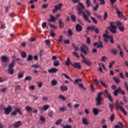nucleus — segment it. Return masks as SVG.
Returning a JSON list of instances; mask_svg holds the SVG:
<instances>
[{
	"mask_svg": "<svg viewBox=\"0 0 128 128\" xmlns=\"http://www.w3.org/2000/svg\"><path fill=\"white\" fill-rule=\"evenodd\" d=\"M78 4L79 6H78L77 7V10L78 12V14H82L84 20H86V22H88L90 24L92 22L90 20H88V16L86 14V12H84V10H86L84 6V4H82V2H79Z\"/></svg>",
	"mask_w": 128,
	"mask_h": 128,
	"instance_id": "nucleus-1",
	"label": "nucleus"
},
{
	"mask_svg": "<svg viewBox=\"0 0 128 128\" xmlns=\"http://www.w3.org/2000/svg\"><path fill=\"white\" fill-rule=\"evenodd\" d=\"M108 28L112 34H116V26H114V22H110V27H108Z\"/></svg>",
	"mask_w": 128,
	"mask_h": 128,
	"instance_id": "nucleus-2",
	"label": "nucleus"
},
{
	"mask_svg": "<svg viewBox=\"0 0 128 128\" xmlns=\"http://www.w3.org/2000/svg\"><path fill=\"white\" fill-rule=\"evenodd\" d=\"M102 92H100L98 94V96L96 98V106H100L102 104Z\"/></svg>",
	"mask_w": 128,
	"mask_h": 128,
	"instance_id": "nucleus-3",
	"label": "nucleus"
},
{
	"mask_svg": "<svg viewBox=\"0 0 128 128\" xmlns=\"http://www.w3.org/2000/svg\"><path fill=\"white\" fill-rule=\"evenodd\" d=\"M80 50L84 54H85V56H86L88 54H90L88 48L84 45H83L82 46L80 47Z\"/></svg>",
	"mask_w": 128,
	"mask_h": 128,
	"instance_id": "nucleus-4",
	"label": "nucleus"
},
{
	"mask_svg": "<svg viewBox=\"0 0 128 128\" xmlns=\"http://www.w3.org/2000/svg\"><path fill=\"white\" fill-rule=\"evenodd\" d=\"M55 8H54L52 10V12L53 14H55V12H56L58 10H60L62 8V3H60L58 5H56L54 6Z\"/></svg>",
	"mask_w": 128,
	"mask_h": 128,
	"instance_id": "nucleus-5",
	"label": "nucleus"
},
{
	"mask_svg": "<svg viewBox=\"0 0 128 128\" xmlns=\"http://www.w3.org/2000/svg\"><path fill=\"white\" fill-rule=\"evenodd\" d=\"M105 92L106 94V97L109 100L110 102H114V98H112V96L110 94L108 93V90H105Z\"/></svg>",
	"mask_w": 128,
	"mask_h": 128,
	"instance_id": "nucleus-6",
	"label": "nucleus"
},
{
	"mask_svg": "<svg viewBox=\"0 0 128 128\" xmlns=\"http://www.w3.org/2000/svg\"><path fill=\"white\" fill-rule=\"evenodd\" d=\"M72 66H73L74 68H78V70H82V66L80 62H75L74 64H72Z\"/></svg>",
	"mask_w": 128,
	"mask_h": 128,
	"instance_id": "nucleus-7",
	"label": "nucleus"
},
{
	"mask_svg": "<svg viewBox=\"0 0 128 128\" xmlns=\"http://www.w3.org/2000/svg\"><path fill=\"white\" fill-rule=\"evenodd\" d=\"M114 8L116 10V13L118 14L119 18H124V14L118 10V8L116 7V6H114Z\"/></svg>",
	"mask_w": 128,
	"mask_h": 128,
	"instance_id": "nucleus-8",
	"label": "nucleus"
},
{
	"mask_svg": "<svg viewBox=\"0 0 128 128\" xmlns=\"http://www.w3.org/2000/svg\"><path fill=\"white\" fill-rule=\"evenodd\" d=\"M1 60L4 62H10V58L6 56H2Z\"/></svg>",
	"mask_w": 128,
	"mask_h": 128,
	"instance_id": "nucleus-9",
	"label": "nucleus"
},
{
	"mask_svg": "<svg viewBox=\"0 0 128 128\" xmlns=\"http://www.w3.org/2000/svg\"><path fill=\"white\" fill-rule=\"evenodd\" d=\"M76 32H80L82 30V26L78 24H76Z\"/></svg>",
	"mask_w": 128,
	"mask_h": 128,
	"instance_id": "nucleus-10",
	"label": "nucleus"
},
{
	"mask_svg": "<svg viewBox=\"0 0 128 128\" xmlns=\"http://www.w3.org/2000/svg\"><path fill=\"white\" fill-rule=\"evenodd\" d=\"M26 110L28 112H38V110H36L34 109V108H32L30 106H26Z\"/></svg>",
	"mask_w": 128,
	"mask_h": 128,
	"instance_id": "nucleus-11",
	"label": "nucleus"
},
{
	"mask_svg": "<svg viewBox=\"0 0 128 128\" xmlns=\"http://www.w3.org/2000/svg\"><path fill=\"white\" fill-rule=\"evenodd\" d=\"M22 122L21 121H18L17 122L14 123L13 126L14 128H20V126H22Z\"/></svg>",
	"mask_w": 128,
	"mask_h": 128,
	"instance_id": "nucleus-12",
	"label": "nucleus"
},
{
	"mask_svg": "<svg viewBox=\"0 0 128 128\" xmlns=\"http://www.w3.org/2000/svg\"><path fill=\"white\" fill-rule=\"evenodd\" d=\"M4 110L5 112H10L12 110V106L9 105L8 108H4Z\"/></svg>",
	"mask_w": 128,
	"mask_h": 128,
	"instance_id": "nucleus-13",
	"label": "nucleus"
},
{
	"mask_svg": "<svg viewBox=\"0 0 128 128\" xmlns=\"http://www.w3.org/2000/svg\"><path fill=\"white\" fill-rule=\"evenodd\" d=\"M82 62H84V64H86L87 66H90L92 64V62H90V61L88 60H87L86 58L84 59H82Z\"/></svg>",
	"mask_w": 128,
	"mask_h": 128,
	"instance_id": "nucleus-14",
	"label": "nucleus"
},
{
	"mask_svg": "<svg viewBox=\"0 0 128 128\" xmlns=\"http://www.w3.org/2000/svg\"><path fill=\"white\" fill-rule=\"evenodd\" d=\"M120 87H118V89L114 91V96H118V94H120Z\"/></svg>",
	"mask_w": 128,
	"mask_h": 128,
	"instance_id": "nucleus-15",
	"label": "nucleus"
},
{
	"mask_svg": "<svg viewBox=\"0 0 128 128\" xmlns=\"http://www.w3.org/2000/svg\"><path fill=\"white\" fill-rule=\"evenodd\" d=\"M82 124H84L85 126H88L90 124V122L86 118H82Z\"/></svg>",
	"mask_w": 128,
	"mask_h": 128,
	"instance_id": "nucleus-16",
	"label": "nucleus"
},
{
	"mask_svg": "<svg viewBox=\"0 0 128 128\" xmlns=\"http://www.w3.org/2000/svg\"><path fill=\"white\" fill-rule=\"evenodd\" d=\"M58 22L59 24L60 28H62L64 26V22H62V19H58Z\"/></svg>",
	"mask_w": 128,
	"mask_h": 128,
	"instance_id": "nucleus-17",
	"label": "nucleus"
},
{
	"mask_svg": "<svg viewBox=\"0 0 128 128\" xmlns=\"http://www.w3.org/2000/svg\"><path fill=\"white\" fill-rule=\"evenodd\" d=\"M48 72H52V74H54L57 72H58V68H52L50 70H48Z\"/></svg>",
	"mask_w": 128,
	"mask_h": 128,
	"instance_id": "nucleus-18",
	"label": "nucleus"
},
{
	"mask_svg": "<svg viewBox=\"0 0 128 128\" xmlns=\"http://www.w3.org/2000/svg\"><path fill=\"white\" fill-rule=\"evenodd\" d=\"M14 66H16V60H12V62L8 65V68H14Z\"/></svg>",
	"mask_w": 128,
	"mask_h": 128,
	"instance_id": "nucleus-19",
	"label": "nucleus"
},
{
	"mask_svg": "<svg viewBox=\"0 0 128 128\" xmlns=\"http://www.w3.org/2000/svg\"><path fill=\"white\" fill-rule=\"evenodd\" d=\"M64 64L68 66H70V64L72 66V63L70 62V59L68 57L67 58V61H65Z\"/></svg>",
	"mask_w": 128,
	"mask_h": 128,
	"instance_id": "nucleus-20",
	"label": "nucleus"
},
{
	"mask_svg": "<svg viewBox=\"0 0 128 128\" xmlns=\"http://www.w3.org/2000/svg\"><path fill=\"white\" fill-rule=\"evenodd\" d=\"M50 19H48L47 20L48 22H56V17L54 16H52V15L50 16Z\"/></svg>",
	"mask_w": 128,
	"mask_h": 128,
	"instance_id": "nucleus-21",
	"label": "nucleus"
},
{
	"mask_svg": "<svg viewBox=\"0 0 128 128\" xmlns=\"http://www.w3.org/2000/svg\"><path fill=\"white\" fill-rule=\"evenodd\" d=\"M60 88L62 92H66V90H68V87L66 86H60Z\"/></svg>",
	"mask_w": 128,
	"mask_h": 128,
	"instance_id": "nucleus-22",
	"label": "nucleus"
},
{
	"mask_svg": "<svg viewBox=\"0 0 128 128\" xmlns=\"http://www.w3.org/2000/svg\"><path fill=\"white\" fill-rule=\"evenodd\" d=\"M8 72L10 74H14V70L13 68H8Z\"/></svg>",
	"mask_w": 128,
	"mask_h": 128,
	"instance_id": "nucleus-23",
	"label": "nucleus"
},
{
	"mask_svg": "<svg viewBox=\"0 0 128 128\" xmlns=\"http://www.w3.org/2000/svg\"><path fill=\"white\" fill-rule=\"evenodd\" d=\"M116 108H118V110H120L122 112H126V110H124V108H122V106L120 105L116 106Z\"/></svg>",
	"mask_w": 128,
	"mask_h": 128,
	"instance_id": "nucleus-24",
	"label": "nucleus"
},
{
	"mask_svg": "<svg viewBox=\"0 0 128 128\" xmlns=\"http://www.w3.org/2000/svg\"><path fill=\"white\" fill-rule=\"evenodd\" d=\"M110 52L114 54V56H116L118 54V50L116 49L112 48L110 50Z\"/></svg>",
	"mask_w": 128,
	"mask_h": 128,
	"instance_id": "nucleus-25",
	"label": "nucleus"
},
{
	"mask_svg": "<svg viewBox=\"0 0 128 128\" xmlns=\"http://www.w3.org/2000/svg\"><path fill=\"white\" fill-rule=\"evenodd\" d=\"M99 0V2H100V4H106V2H104V0ZM94 4H96V0H93Z\"/></svg>",
	"mask_w": 128,
	"mask_h": 128,
	"instance_id": "nucleus-26",
	"label": "nucleus"
},
{
	"mask_svg": "<svg viewBox=\"0 0 128 128\" xmlns=\"http://www.w3.org/2000/svg\"><path fill=\"white\" fill-rule=\"evenodd\" d=\"M113 80L116 84H120V80L118 77H113Z\"/></svg>",
	"mask_w": 128,
	"mask_h": 128,
	"instance_id": "nucleus-27",
	"label": "nucleus"
},
{
	"mask_svg": "<svg viewBox=\"0 0 128 128\" xmlns=\"http://www.w3.org/2000/svg\"><path fill=\"white\" fill-rule=\"evenodd\" d=\"M53 64H54V66H60V61H58V60H55L53 62Z\"/></svg>",
	"mask_w": 128,
	"mask_h": 128,
	"instance_id": "nucleus-28",
	"label": "nucleus"
},
{
	"mask_svg": "<svg viewBox=\"0 0 128 128\" xmlns=\"http://www.w3.org/2000/svg\"><path fill=\"white\" fill-rule=\"evenodd\" d=\"M27 60H28V62H32V60H34V56H32V54H29L27 58Z\"/></svg>",
	"mask_w": 128,
	"mask_h": 128,
	"instance_id": "nucleus-29",
	"label": "nucleus"
},
{
	"mask_svg": "<svg viewBox=\"0 0 128 128\" xmlns=\"http://www.w3.org/2000/svg\"><path fill=\"white\" fill-rule=\"evenodd\" d=\"M68 36H70H70H72V34H74V33L72 32V30L68 29Z\"/></svg>",
	"mask_w": 128,
	"mask_h": 128,
	"instance_id": "nucleus-30",
	"label": "nucleus"
},
{
	"mask_svg": "<svg viewBox=\"0 0 128 128\" xmlns=\"http://www.w3.org/2000/svg\"><path fill=\"white\" fill-rule=\"evenodd\" d=\"M40 122H42L44 124V122H46V118L44 117L43 116H40Z\"/></svg>",
	"mask_w": 128,
	"mask_h": 128,
	"instance_id": "nucleus-31",
	"label": "nucleus"
},
{
	"mask_svg": "<svg viewBox=\"0 0 128 128\" xmlns=\"http://www.w3.org/2000/svg\"><path fill=\"white\" fill-rule=\"evenodd\" d=\"M118 124H119L120 126H118V125L115 126V128H124V126L122 125V122H119Z\"/></svg>",
	"mask_w": 128,
	"mask_h": 128,
	"instance_id": "nucleus-32",
	"label": "nucleus"
},
{
	"mask_svg": "<svg viewBox=\"0 0 128 128\" xmlns=\"http://www.w3.org/2000/svg\"><path fill=\"white\" fill-rule=\"evenodd\" d=\"M21 56L23 58H26V52H22L21 53Z\"/></svg>",
	"mask_w": 128,
	"mask_h": 128,
	"instance_id": "nucleus-33",
	"label": "nucleus"
},
{
	"mask_svg": "<svg viewBox=\"0 0 128 128\" xmlns=\"http://www.w3.org/2000/svg\"><path fill=\"white\" fill-rule=\"evenodd\" d=\"M90 18L91 20H92L94 24H98V20H96V18H94V17L90 16Z\"/></svg>",
	"mask_w": 128,
	"mask_h": 128,
	"instance_id": "nucleus-34",
	"label": "nucleus"
},
{
	"mask_svg": "<svg viewBox=\"0 0 128 128\" xmlns=\"http://www.w3.org/2000/svg\"><path fill=\"white\" fill-rule=\"evenodd\" d=\"M114 24H116V26H118V28H119V26H122V22H120V21L114 22Z\"/></svg>",
	"mask_w": 128,
	"mask_h": 128,
	"instance_id": "nucleus-35",
	"label": "nucleus"
},
{
	"mask_svg": "<svg viewBox=\"0 0 128 128\" xmlns=\"http://www.w3.org/2000/svg\"><path fill=\"white\" fill-rule=\"evenodd\" d=\"M109 108L112 112H114V105L110 103H108Z\"/></svg>",
	"mask_w": 128,
	"mask_h": 128,
	"instance_id": "nucleus-36",
	"label": "nucleus"
},
{
	"mask_svg": "<svg viewBox=\"0 0 128 128\" xmlns=\"http://www.w3.org/2000/svg\"><path fill=\"white\" fill-rule=\"evenodd\" d=\"M97 48H104V45L102 44V41H100V43L98 44Z\"/></svg>",
	"mask_w": 128,
	"mask_h": 128,
	"instance_id": "nucleus-37",
	"label": "nucleus"
},
{
	"mask_svg": "<svg viewBox=\"0 0 128 128\" xmlns=\"http://www.w3.org/2000/svg\"><path fill=\"white\" fill-rule=\"evenodd\" d=\"M14 110L12 112H20V109L18 107H15Z\"/></svg>",
	"mask_w": 128,
	"mask_h": 128,
	"instance_id": "nucleus-38",
	"label": "nucleus"
},
{
	"mask_svg": "<svg viewBox=\"0 0 128 128\" xmlns=\"http://www.w3.org/2000/svg\"><path fill=\"white\" fill-rule=\"evenodd\" d=\"M52 86H56L58 84V81L56 80H53L52 81Z\"/></svg>",
	"mask_w": 128,
	"mask_h": 128,
	"instance_id": "nucleus-39",
	"label": "nucleus"
},
{
	"mask_svg": "<svg viewBox=\"0 0 128 128\" xmlns=\"http://www.w3.org/2000/svg\"><path fill=\"white\" fill-rule=\"evenodd\" d=\"M50 108V105L46 104L43 106V110H48V108Z\"/></svg>",
	"mask_w": 128,
	"mask_h": 128,
	"instance_id": "nucleus-40",
	"label": "nucleus"
},
{
	"mask_svg": "<svg viewBox=\"0 0 128 128\" xmlns=\"http://www.w3.org/2000/svg\"><path fill=\"white\" fill-rule=\"evenodd\" d=\"M108 18V12H105L104 13V20H106Z\"/></svg>",
	"mask_w": 128,
	"mask_h": 128,
	"instance_id": "nucleus-41",
	"label": "nucleus"
},
{
	"mask_svg": "<svg viewBox=\"0 0 128 128\" xmlns=\"http://www.w3.org/2000/svg\"><path fill=\"white\" fill-rule=\"evenodd\" d=\"M100 82L102 86H104V88H108V86H106V84H104V82H102V80H100Z\"/></svg>",
	"mask_w": 128,
	"mask_h": 128,
	"instance_id": "nucleus-42",
	"label": "nucleus"
},
{
	"mask_svg": "<svg viewBox=\"0 0 128 128\" xmlns=\"http://www.w3.org/2000/svg\"><path fill=\"white\" fill-rule=\"evenodd\" d=\"M82 80L80 78L76 79L74 80V84H78V82H82Z\"/></svg>",
	"mask_w": 128,
	"mask_h": 128,
	"instance_id": "nucleus-43",
	"label": "nucleus"
},
{
	"mask_svg": "<svg viewBox=\"0 0 128 128\" xmlns=\"http://www.w3.org/2000/svg\"><path fill=\"white\" fill-rule=\"evenodd\" d=\"M96 6L95 7H92V8L94 12H96V10H98V6H100V5L98 4H96Z\"/></svg>",
	"mask_w": 128,
	"mask_h": 128,
	"instance_id": "nucleus-44",
	"label": "nucleus"
},
{
	"mask_svg": "<svg viewBox=\"0 0 128 128\" xmlns=\"http://www.w3.org/2000/svg\"><path fill=\"white\" fill-rule=\"evenodd\" d=\"M59 98H60V100H66V97H64V95H60Z\"/></svg>",
	"mask_w": 128,
	"mask_h": 128,
	"instance_id": "nucleus-45",
	"label": "nucleus"
},
{
	"mask_svg": "<svg viewBox=\"0 0 128 128\" xmlns=\"http://www.w3.org/2000/svg\"><path fill=\"white\" fill-rule=\"evenodd\" d=\"M109 38H110V42H111V44L114 43V38L112 37V36H110Z\"/></svg>",
	"mask_w": 128,
	"mask_h": 128,
	"instance_id": "nucleus-46",
	"label": "nucleus"
},
{
	"mask_svg": "<svg viewBox=\"0 0 128 128\" xmlns=\"http://www.w3.org/2000/svg\"><path fill=\"white\" fill-rule=\"evenodd\" d=\"M78 86L80 88H82L84 90H86V88L84 86V84H78Z\"/></svg>",
	"mask_w": 128,
	"mask_h": 128,
	"instance_id": "nucleus-47",
	"label": "nucleus"
},
{
	"mask_svg": "<svg viewBox=\"0 0 128 128\" xmlns=\"http://www.w3.org/2000/svg\"><path fill=\"white\" fill-rule=\"evenodd\" d=\"M32 67L34 68H40V65L32 64Z\"/></svg>",
	"mask_w": 128,
	"mask_h": 128,
	"instance_id": "nucleus-48",
	"label": "nucleus"
},
{
	"mask_svg": "<svg viewBox=\"0 0 128 128\" xmlns=\"http://www.w3.org/2000/svg\"><path fill=\"white\" fill-rule=\"evenodd\" d=\"M114 64V60H112V62H110L109 64V68H112V66Z\"/></svg>",
	"mask_w": 128,
	"mask_h": 128,
	"instance_id": "nucleus-49",
	"label": "nucleus"
},
{
	"mask_svg": "<svg viewBox=\"0 0 128 128\" xmlns=\"http://www.w3.org/2000/svg\"><path fill=\"white\" fill-rule=\"evenodd\" d=\"M71 19L72 20V22H76V16L74 15H71Z\"/></svg>",
	"mask_w": 128,
	"mask_h": 128,
	"instance_id": "nucleus-50",
	"label": "nucleus"
},
{
	"mask_svg": "<svg viewBox=\"0 0 128 128\" xmlns=\"http://www.w3.org/2000/svg\"><path fill=\"white\" fill-rule=\"evenodd\" d=\"M101 60L102 62H106V60H108V58L106 56H104L102 58Z\"/></svg>",
	"mask_w": 128,
	"mask_h": 128,
	"instance_id": "nucleus-51",
	"label": "nucleus"
},
{
	"mask_svg": "<svg viewBox=\"0 0 128 128\" xmlns=\"http://www.w3.org/2000/svg\"><path fill=\"white\" fill-rule=\"evenodd\" d=\"M24 80H28L29 82L32 80V77L30 76H26L25 78H24Z\"/></svg>",
	"mask_w": 128,
	"mask_h": 128,
	"instance_id": "nucleus-52",
	"label": "nucleus"
},
{
	"mask_svg": "<svg viewBox=\"0 0 128 128\" xmlns=\"http://www.w3.org/2000/svg\"><path fill=\"white\" fill-rule=\"evenodd\" d=\"M62 76H65V78H68V80H72V78H70V76H68V74H64V73H62Z\"/></svg>",
	"mask_w": 128,
	"mask_h": 128,
	"instance_id": "nucleus-53",
	"label": "nucleus"
},
{
	"mask_svg": "<svg viewBox=\"0 0 128 128\" xmlns=\"http://www.w3.org/2000/svg\"><path fill=\"white\" fill-rule=\"evenodd\" d=\"M29 90H36V87L34 85H32L28 87Z\"/></svg>",
	"mask_w": 128,
	"mask_h": 128,
	"instance_id": "nucleus-54",
	"label": "nucleus"
},
{
	"mask_svg": "<svg viewBox=\"0 0 128 128\" xmlns=\"http://www.w3.org/2000/svg\"><path fill=\"white\" fill-rule=\"evenodd\" d=\"M73 56H76V58H80V56H78V54L76 52H73Z\"/></svg>",
	"mask_w": 128,
	"mask_h": 128,
	"instance_id": "nucleus-55",
	"label": "nucleus"
},
{
	"mask_svg": "<svg viewBox=\"0 0 128 128\" xmlns=\"http://www.w3.org/2000/svg\"><path fill=\"white\" fill-rule=\"evenodd\" d=\"M118 28L119 30H120V32H124V27L122 26H120Z\"/></svg>",
	"mask_w": 128,
	"mask_h": 128,
	"instance_id": "nucleus-56",
	"label": "nucleus"
},
{
	"mask_svg": "<svg viewBox=\"0 0 128 128\" xmlns=\"http://www.w3.org/2000/svg\"><path fill=\"white\" fill-rule=\"evenodd\" d=\"M66 110V108L64 106H62V108H60V112H64V110Z\"/></svg>",
	"mask_w": 128,
	"mask_h": 128,
	"instance_id": "nucleus-57",
	"label": "nucleus"
},
{
	"mask_svg": "<svg viewBox=\"0 0 128 128\" xmlns=\"http://www.w3.org/2000/svg\"><path fill=\"white\" fill-rule=\"evenodd\" d=\"M24 78V74L22 73L18 74V78Z\"/></svg>",
	"mask_w": 128,
	"mask_h": 128,
	"instance_id": "nucleus-58",
	"label": "nucleus"
},
{
	"mask_svg": "<svg viewBox=\"0 0 128 128\" xmlns=\"http://www.w3.org/2000/svg\"><path fill=\"white\" fill-rule=\"evenodd\" d=\"M86 4H87V6L88 8L90 6V0H86Z\"/></svg>",
	"mask_w": 128,
	"mask_h": 128,
	"instance_id": "nucleus-59",
	"label": "nucleus"
},
{
	"mask_svg": "<svg viewBox=\"0 0 128 128\" xmlns=\"http://www.w3.org/2000/svg\"><path fill=\"white\" fill-rule=\"evenodd\" d=\"M111 122H114V114H112L110 116V118Z\"/></svg>",
	"mask_w": 128,
	"mask_h": 128,
	"instance_id": "nucleus-60",
	"label": "nucleus"
},
{
	"mask_svg": "<svg viewBox=\"0 0 128 128\" xmlns=\"http://www.w3.org/2000/svg\"><path fill=\"white\" fill-rule=\"evenodd\" d=\"M86 42L88 44H90V37L86 38Z\"/></svg>",
	"mask_w": 128,
	"mask_h": 128,
	"instance_id": "nucleus-61",
	"label": "nucleus"
},
{
	"mask_svg": "<svg viewBox=\"0 0 128 128\" xmlns=\"http://www.w3.org/2000/svg\"><path fill=\"white\" fill-rule=\"evenodd\" d=\"M15 90H20V86L18 85V86H16Z\"/></svg>",
	"mask_w": 128,
	"mask_h": 128,
	"instance_id": "nucleus-62",
	"label": "nucleus"
},
{
	"mask_svg": "<svg viewBox=\"0 0 128 128\" xmlns=\"http://www.w3.org/2000/svg\"><path fill=\"white\" fill-rule=\"evenodd\" d=\"M63 128H72V126L66 125V126H63Z\"/></svg>",
	"mask_w": 128,
	"mask_h": 128,
	"instance_id": "nucleus-63",
	"label": "nucleus"
},
{
	"mask_svg": "<svg viewBox=\"0 0 128 128\" xmlns=\"http://www.w3.org/2000/svg\"><path fill=\"white\" fill-rule=\"evenodd\" d=\"M93 112H99L98 109L94 108L93 109Z\"/></svg>",
	"mask_w": 128,
	"mask_h": 128,
	"instance_id": "nucleus-64",
	"label": "nucleus"
}]
</instances>
